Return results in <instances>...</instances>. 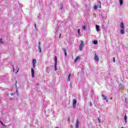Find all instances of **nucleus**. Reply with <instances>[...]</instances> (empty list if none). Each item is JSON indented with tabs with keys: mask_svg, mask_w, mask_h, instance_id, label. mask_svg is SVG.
I'll return each mask as SVG.
<instances>
[{
	"mask_svg": "<svg viewBox=\"0 0 128 128\" xmlns=\"http://www.w3.org/2000/svg\"><path fill=\"white\" fill-rule=\"evenodd\" d=\"M58 66V63H54V70L56 72L58 68H56Z\"/></svg>",
	"mask_w": 128,
	"mask_h": 128,
	"instance_id": "nucleus-11",
	"label": "nucleus"
},
{
	"mask_svg": "<svg viewBox=\"0 0 128 128\" xmlns=\"http://www.w3.org/2000/svg\"><path fill=\"white\" fill-rule=\"evenodd\" d=\"M100 26H98V25H96V30L97 32H98L100 30Z\"/></svg>",
	"mask_w": 128,
	"mask_h": 128,
	"instance_id": "nucleus-14",
	"label": "nucleus"
},
{
	"mask_svg": "<svg viewBox=\"0 0 128 128\" xmlns=\"http://www.w3.org/2000/svg\"><path fill=\"white\" fill-rule=\"evenodd\" d=\"M16 84H18V82L16 80V84H15L16 86Z\"/></svg>",
	"mask_w": 128,
	"mask_h": 128,
	"instance_id": "nucleus-37",
	"label": "nucleus"
},
{
	"mask_svg": "<svg viewBox=\"0 0 128 128\" xmlns=\"http://www.w3.org/2000/svg\"><path fill=\"white\" fill-rule=\"evenodd\" d=\"M46 72L50 74V67L47 66L46 68Z\"/></svg>",
	"mask_w": 128,
	"mask_h": 128,
	"instance_id": "nucleus-9",
	"label": "nucleus"
},
{
	"mask_svg": "<svg viewBox=\"0 0 128 128\" xmlns=\"http://www.w3.org/2000/svg\"><path fill=\"white\" fill-rule=\"evenodd\" d=\"M94 10H98V6L96 5L95 6H94Z\"/></svg>",
	"mask_w": 128,
	"mask_h": 128,
	"instance_id": "nucleus-24",
	"label": "nucleus"
},
{
	"mask_svg": "<svg viewBox=\"0 0 128 128\" xmlns=\"http://www.w3.org/2000/svg\"><path fill=\"white\" fill-rule=\"evenodd\" d=\"M72 76V74H69L68 76V79L67 80L68 82H70V76Z\"/></svg>",
	"mask_w": 128,
	"mask_h": 128,
	"instance_id": "nucleus-18",
	"label": "nucleus"
},
{
	"mask_svg": "<svg viewBox=\"0 0 128 128\" xmlns=\"http://www.w3.org/2000/svg\"><path fill=\"white\" fill-rule=\"evenodd\" d=\"M80 128V121H78V119L76 120L75 128Z\"/></svg>",
	"mask_w": 128,
	"mask_h": 128,
	"instance_id": "nucleus-6",
	"label": "nucleus"
},
{
	"mask_svg": "<svg viewBox=\"0 0 128 128\" xmlns=\"http://www.w3.org/2000/svg\"><path fill=\"white\" fill-rule=\"evenodd\" d=\"M84 42L81 41V43L80 44V45L79 46V50L80 52L82 50V48H84Z\"/></svg>",
	"mask_w": 128,
	"mask_h": 128,
	"instance_id": "nucleus-1",
	"label": "nucleus"
},
{
	"mask_svg": "<svg viewBox=\"0 0 128 128\" xmlns=\"http://www.w3.org/2000/svg\"><path fill=\"white\" fill-rule=\"evenodd\" d=\"M102 98L104 100H106V102H108V99L106 98V96L104 94H102Z\"/></svg>",
	"mask_w": 128,
	"mask_h": 128,
	"instance_id": "nucleus-8",
	"label": "nucleus"
},
{
	"mask_svg": "<svg viewBox=\"0 0 128 128\" xmlns=\"http://www.w3.org/2000/svg\"><path fill=\"white\" fill-rule=\"evenodd\" d=\"M94 44H98V40H94L93 41Z\"/></svg>",
	"mask_w": 128,
	"mask_h": 128,
	"instance_id": "nucleus-21",
	"label": "nucleus"
},
{
	"mask_svg": "<svg viewBox=\"0 0 128 128\" xmlns=\"http://www.w3.org/2000/svg\"><path fill=\"white\" fill-rule=\"evenodd\" d=\"M90 106H92V102H90Z\"/></svg>",
	"mask_w": 128,
	"mask_h": 128,
	"instance_id": "nucleus-36",
	"label": "nucleus"
},
{
	"mask_svg": "<svg viewBox=\"0 0 128 128\" xmlns=\"http://www.w3.org/2000/svg\"><path fill=\"white\" fill-rule=\"evenodd\" d=\"M16 92H18V89H16Z\"/></svg>",
	"mask_w": 128,
	"mask_h": 128,
	"instance_id": "nucleus-42",
	"label": "nucleus"
},
{
	"mask_svg": "<svg viewBox=\"0 0 128 128\" xmlns=\"http://www.w3.org/2000/svg\"><path fill=\"white\" fill-rule=\"evenodd\" d=\"M120 32L121 34H124V28H122L120 30Z\"/></svg>",
	"mask_w": 128,
	"mask_h": 128,
	"instance_id": "nucleus-12",
	"label": "nucleus"
},
{
	"mask_svg": "<svg viewBox=\"0 0 128 128\" xmlns=\"http://www.w3.org/2000/svg\"><path fill=\"white\" fill-rule=\"evenodd\" d=\"M68 122H70V117L68 118Z\"/></svg>",
	"mask_w": 128,
	"mask_h": 128,
	"instance_id": "nucleus-40",
	"label": "nucleus"
},
{
	"mask_svg": "<svg viewBox=\"0 0 128 128\" xmlns=\"http://www.w3.org/2000/svg\"><path fill=\"white\" fill-rule=\"evenodd\" d=\"M126 100H128V98H125V102H126Z\"/></svg>",
	"mask_w": 128,
	"mask_h": 128,
	"instance_id": "nucleus-34",
	"label": "nucleus"
},
{
	"mask_svg": "<svg viewBox=\"0 0 128 128\" xmlns=\"http://www.w3.org/2000/svg\"><path fill=\"white\" fill-rule=\"evenodd\" d=\"M0 44H4V42H2V38H0Z\"/></svg>",
	"mask_w": 128,
	"mask_h": 128,
	"instance_id": "nucleus-25",
	"label": "nucleus"
},
{
	"mask_svg": "<svg viewBox=\"0 0 128 128\" xmlns=\"http://www.w3.org/2000/svg\"><path fill=\"white\" fill-rule=\"evenodd\" d=\"M38 18H40V16H38Z\"/></svg>",
	"mask_w": 128,
	"mask_h": 128,
	"instance_id": "nucleus-41",
	"label": "nucleus"
},
{
	"mask_svg": "<svg viewBox=\"0 0 128 128\" xmlns=\"http://www.w3.org/2000/svg\"><path fill=\"white\" fill-rule=\"evenodd\" d=\"M62 8H64V5H62V3H61L60 4V8L59 10H62Z\"/></svg>",
	"mask_w": 128,
	"mask_h": 128,
	"instance_id": "nucleus-19",
	"label": "nucleus"
},
{
	"mask_svg": "<svg viewBox=\"0 0 128 128\" xmlns=\"http://www.w3.org/2000/svg\"><path fill=\"white\" fill-rule=\"evenodd\" d=\"M98 120L99 122H102V121H100V118H98Z\"/></svg>",
	"mask_w": 128,
	"mask_h": 128,
	"instance_id": "nucleus-31",
	"label": "nucleus"
},
{
	"mask_svg": "<svg viewBox=\"0 0 128 128\" xmlns=\"http://www.w3.org/2000/svg\"><path fill=\"white\" fill-rule=\"evenodd\" d=\"M31 74L32 76V78H34V69L33 68H31Z\"/></svg>",
	"mask_w": 128,
	"mask_h": 128,
	"instance_id": "nucleus-7",
	"label": "nucleus"
},
{
	"mask_svg": "<svg viewBox=\"0 0 128 128\" xmlns=\"http://www.w3.org/2000/svg\"><path fill=\"white\" fill-rule=\"evenodd\" d=\"M12 68H13V70L14 71V65L12 66Z\"/></svg>",
	"mask_w": 128,
	"mask_h": 128,
	"instance_id": "nucleus-33",
	"label": "nucleus"
},
{
	"mask_svg": "<svg viewBox=\"0 0 128 128\" xmlns=\"http://www.w3.org/2000/svg\"><path fill=\"white\" fill-rule=\"evenodd\" d=\"M120 27L121 28H124V22H120Z\"/></svg>",
	"mask_w": 128,
	"mask_h": 128,
	"instance_id": "nucleus-10",
	"label": "nucleus"
},
{
	"mask_svg": "<svg viewBox=\"0 0 128 128\" xmlns=\"http://www.w3.org/2000/svg\"><path fill=\"white\" fill-rule=\"evenodd\" d=\"M0 122L2 126H6V125H4V122H2V121L0 120Z\"/></svg>",
	"mask_w": 128,
	"mask_h": 128,
	"instance_id": "nucleus-22",
	"label": "nucleus"
},
{
	"mask_svg": "<svg viewBox=\"0 0 128 128\" xmlns=\"http://www.w3.org/2000/svg\"><path fill=\"white\" fill-rule=\"evenodd\" d=\"M70 86L72 87V82H70Z\"/></svg>",
	"mask_w": 128,
	"mask_h": 128,
	"instance_id": "nucleus-39",
	"label": "nucleus"
},
{
	"mask_svg": "<svg viewBox=\"0 0 128 128\" xmlns=\"http://www.w3.org/2000/svg\"><path fill=\"white\" fill-rule=\"evenodd\" d=\"M76 102H78L76 99H73V108H76Z\"/></svg>",
	"mask_w": 128,
	"mask_h": 128,
	"instance_id": "nucleus-3",
	"label": "nucleus"
},
{
	"mask_svg": "<svg viewBox=\"0 0 128 128\" xmlns=\"http://www.w3.org/2000/svg\"><path fill=\"white\" fill-rule=\"evenodd\" d=\"M78 34H80V30L78 29Z\"/></svg>",
	"mask_w": 128,
	"mask_h": 128,
	"instance_id": "nucleus-28",
	"label": "nucleus"
},
{
	"mask_svg": "<svg viewBox=\"0 0 128 128\" xmlns=\"http://www.w3.org/2000/svg\"><path fill=\"white\" fill-rule=\"evenodd\" d=\"M32 64L33 68H36V60L32 59Z\"/></svg>",
	"mask_w": 128,
	"mask_h": 128,
	"instance_id": "nucleus-2",
	"label": "nucleus"
},
{
	"mask_svg": "<svg viewBox=\"0 0 128 128\" xmlns=\"http://www.w3.org/2000/svg\"><path fill=\"white\" fill-rule=\"evenodd\" d=\"M14 94H16V93H12V94H10V96H14Z\"/></svg>",
	"mask_w": 128,
	"mask_h": 128,
	"instance_id": "nucleus-29",
	"label": "nucleus"
},
{
	"mask_svg": "<svg viewBox=\"0 0 128 128\" xmlns=\"http://www.w3.org/2000/svg\"><path fill=\"white\" fill-rule=\"evenodd\" d=\"M37 86H39L38 84H37Z\"/></svg>",
	"mask_w": 128,
	"mask_h": 128,
	"instance_id": "nucleus-43",
	"label": "nucleus"
},
{
	"mask_svg": "<svg viewBox=\"0 0 128 128\" xmlns=\"http://www.w3.org/2000/svg\"><path fill=\"white\" fill-rule=\"evenodd\" d=\"M60 36H62V34H60L59 36V38H60Z\"/></svg>",
	"mask_w": 128,
	"mask_h": 128,
	"instance_id": "nucleus-35",
	"label": "nucleus"
},
{
	"mask_svg": "<svg viewBox=\"0 0 128 128\" xmlns=\"http://www.w3.org/2000/svg\"><path fill=\"white\" fill-rule=\"evenodd\" d=\"M54 64H58V57L56 56H54Z\"/></svg>",
	"mask_w": 128,
	"mask_h": 128,
	"instance_id": "nucleus-15",
	"label": "nucleus"
},
{
	"mask_svg": "<svg viewBox=\"0 0 128 128\" xmlns=\"http://www.w3.org/2000/svg\"><path fill=\"white\" fill-rule=\"evenodd\" d=\"M38 52H42V48L40 47V42H38Z\"/></svg>",
	"mask_w": 128,
	"mask_h": 128,
	"instance_id": "nucleus-5",
	"label": "nucleus"
},
{
	"mask_svg": "<svg viewBox=\"0 0 128 128\" xmlns=\"http://www.w3.org/2000/svg\"><path fill=\"white\" fill-rule=\"evenodd\" d=\"M63 52H64V56H67L68 54H66V50L65 48H63Z\"/></svg>",
	"mask_w": 128,
	"mask_h": 128,
	"instance_id": "nucleus-13",
	"label": "nucleus"
},
{
	"mask_svg": "<svg viewBox=\"0 0 128 128\" xmlns=\"http://www.w3.org/2000/svg\"><path fill=\"white\" fill-rule=\"evenodd\" d=\"M34 26H35V28H36V24H34Z\"/></svg>",
	"mask_w": 128,
	"mask_h": 128,
	"instance_id": "nucleus-32",
	"label": "nucleus"
},
{
	"mask_svg": "<svg viewBox=\"0 0 128 128\" xmlns=\"http://www.w3.org/2000/svg\"><path fill=\"white\" fill-rule=\"evenodd\" d=\"M94 60L96 62H100V58H98V55H96V52L94 54Z\"/></svg>",
	"mask_w": 128,
	"mask_h": 128,
	"instance_id": "nucleus-4",
	"label": "nucleus"
},
{
	"mask_svg": "<svg viewBox=\"0 0 128 128\" xmlns=\"http://www.w3.org/2000/svg\"><path fill=\"white\" fill-rule=\"evenodd\" d=\"M127 118H128V117L126 116V114H125V116H124V120H126Z\"/></svg>",
	"mask_w": 128,
	"mask_h": 128,
	"instance_id": "nucleus-23",
	"label": "nucleus"
},
{
	"mask_svg": "<svg viewBox=\"0 0 128 128\" xmlns=\"http://www.w3.org/2000/svg\"><path fill=\"white\" fill-rule=\"evenodd\" d=\"M125 123L128 124V121H126V120H125Z\"/></svg>",
	"mask_w": 128,
	"mask_h": 128,
	"instance_id": "nucleus-38",
	"label": "nucleus"
},
{
	"mask_svg": "<svg viewBox=\"0 0 128 128\" xmlns=\"http://www.w3.org/2000/svg\"><path fill=\"white\" fill-rule=\"evenodd\" d=\"M80 58V56H77L74 60V62H78V60Z\"/></svg>",
	"mask_w": 128,
	"mask_h": 128,
	"instance_id": "nucleus-16",
	"label": "nucleus"
},
{
	"mask_svg": "<svg viewBox=\"0 0 128 128\" xmlns=\"http://www.w3.org/2000/svg\"><path fill=\"white\" fill-rule=\"evenodd\" d=\"M119 2L120 6H122V4H124V0H119Z\"/></svg>",
	"mask_w": 128,
	"mask_h": 128,
	"instance_id": "nucleus-17",
	"label": "nucleus"
},
{
	"mask_svg": "<svg viewBox=\"0 0 128 128\" xmlns=\"http://www.w3.org/2000/svg\"><path fill=\"white\" fill-rule=\"evenodd\" d=\"M70 128H74V126H72V125H70Z\"/></svg>",
	"mask_w": 128,
	"mask_h": 128,
	"instance_id": "nucleus-30",
	"label": "nucleus"
},
{
	"mask_svg": "<svg viewBox=\"0 0 128 128\" xmlns=\"http://www.w3.org/2000/svg\"><path fill=\"white\" fill-rule=\"evenodd\" d=\"M98 4H99V8H102V2H100V1H98Z\"/></svg>",
	"mask_w": 128,
	"mask_h": 128,
	"instance_id": "nucleus-20",
	"label": "nucleus"
},
{
	"mask_svg": "<svg viewBox=\"0 0 128 128\" xmlns=\"http://www.w3.org/2000/svg\"><path fill=\"white\" fill-rule=\"evenodd\" d=\"M113 62H116V57L113 58Z\"/></svg>",
	"mask_w": 128,
	"mask_h": 128,
	"instance_id": "nucleus-26",
	"label": "nucleus"
},
{
	"mask_svg": "<svg viewBox=\"0 0 128 128\" xmlns=\"http://www.w3.org/2000/svg\"><path fill=\"white\" fill-rule=\"evenodd\" d=\"M82 30H86V26H82Z\"/></svg>",
	"mask_w": 128,
	"mask_h": 128,
	"instance_id": "nucleus-27",
	"label": "nucleus"
}]
</instances>
